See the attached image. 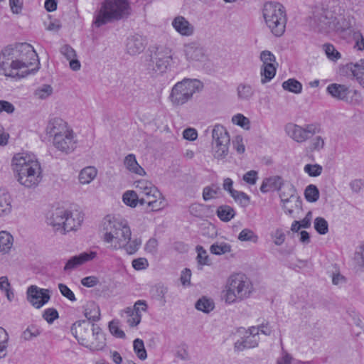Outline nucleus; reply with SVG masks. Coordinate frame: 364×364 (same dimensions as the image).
Wrapping results in <instances>:
<instances>
[{
  "label": "nucleus",
  "instance_id": "obj_1",
  "mask_svg": "<svg viewBox=\"0 0 364 364\" xmlns=\"http://www.w3.org/2000/svg\"><path fill=\"white\" fill-rule=\"evenodd\" d=\"M17 60L1 62V70L6 77L19 80L35 73L39 69V59L33 47L27 43H16Z\"/></svg>",
  "mask_w": 364,
  "mask_h": 364
},
{
  "label": "nucleus",
  "instance_id": "obj_2",
  "mask_svg": "<svg viewBox=\"0 0 364 364\" xmlns=\"http://www.w3.org/2000/svg\"><path fill=\"white\" fill-rule=\"evenodd\" d=\"M12 165L17 173L18 181L25 187L34 188L42 180L41 164L34 154H17L13 159Z\"/></svg>",
  "mask_w": 364,
  "mask_h": 364
},
{
  "label": "nucleus",
  "instance_id": "obj_3",
  "mask_svg": "<svg viewBox=\"0 0 364 364\" xmlns=\"http://www.w3.org/2000/svg\"><path fill=\"white\" fill-rule=\"evenodd\" d=\"M130 10L129 0H103L94 13L92 26L100 28L109 23L127 18Z\"/></svg>",
  "mask_w": 364,
  "mask_h": 364
},
{
  "label": "nucleus",
  "instance_id": "obj_4",
  "mask_svg": "<svg viewBox=\"0 0 364 364\" xmlns=\"http://www.w3.org/2000/svg\"><path fill=\"white\" fill-rule=\"evenodd\" d=\"M103 226L105 231L103 240L109 244L113 250L122 248L126 242L131 239L132 232L124 220L107 216L105 218Z\"/></svg>",
  "mask_w": 364,
  "mask_h": 364
},
{
  "label": "nucleus",
  "instance_id": "obj_5",
  "mask_svg": "<svg viewBox=\"0 0 364 364\" xmlns=\"http://www.w3.org/2000/svg\"><path fill=\"white\" fill-rule=\"evenodd\" d=\"M83 220L80 213H72L63 208H57L48 213L46 222L55 232L65 235L75 230L81 225Z\"/></svg>",
  "mask_w": 364,
  "mask_h": 364
},
{
  "label": "nucleus",
  "instance_id": "obj_6",
  "mask_svg": "<svg viewBox=\"0 0 364 364\" xmlns=\"http://www.w3.org/2000/svg\"><path fill=\"white\" fill-rule=\"evenodd\" d=\"M262 15L267 26L274 36L280 37L284 33L287 19L282 4L277 2L265 3Z\"/></svg>",
  "mask_w": 364,
  "mask_h": 364
},
{
  "label": "nucleus",
  "instance_id": "obj_7",
  "mask_svg": "<svg viewBox=\"0 0 364 364\" xmlns=\"http://www.w3.org/2000/svg\"><path fill=\"white\" fill-rule=\"evenodd\" d=\"M252 291L250 279L242 274L231 275L227 282L225 301L232 304L248 298Z\"/></svg>",
  "mask_w": 364,
  "mask_h": 364
},
{
  "label": "nucleus",
  "instance_id": "obj_8",
  "mask_svg": "<svg viewBox=\"0 0 364 364\" xmlns=\"http://www.w3.org/2000/svg\"><path fill=\"white\" fill-rule=\"evenodd\" d=\"M203 88V84L199 80L184 78L174 85L168 98L173 106H181L190 101L193 95L200 92Z\"/></svg>",
  "mask_w": 364,
  "mask_h": 364
},
{
  "label": "nucleus",
  "instance_id": "obj_9",
  "mask_svg": "<svg viewBox=\"0 0 364 364\" xmlns=\"http://www.w3.org/2000/svg\"><path fill=\"white\" fill-rule=\"evenodd\" d=\"M212 151L215 159H223L229 152L230 137L226 129L221 124H216L211 131Z\"/></svg>",
  "mask_w": 364,
  "mask_h": 364
},
{
  "label": "nucleus",
  "instance_id": "obj_10",
  "mask_svg": "<svg viewBox=\"0 0 364 364\" xmlns=\"http://www.w3.org/2000/svg\"><path fill=\"white\" fill-rule=\"evenodd\" d=\"M136 188L146 198H153L147 202L148 206L152 211H157L165 206V201L163 195L158 188L150 181L140 180L136 182Z\"/></svg>",
  "mask_w": 364,
  "mask_h": 364
},
{
  "label": "nucleus",
  "instance_id": "obj_11",
  "mask_svg": "<svg viewBox=\"0 0 364 364\" xmlns=\"http://www.w3.org/2000/svg\"><path fill=\"white\" fill-rule=\"evenodd\" d=\"M319 126L316 124H308L304 127L295 124H289L286 126L288 135L295 141L303 143L312 136L319 132Z\"/></svg>",
  "mask_w": 364,
  "mask_h": 364
},
{
  "label": "nucleus",
  "instance_id": "obj_12",
  "mask_svg": "<svg viewBox=\"0 0 364 364\" xmlns=\"http://www.w3.org/2000/svg\"><path fill=\"white\" fill-rule=\"evenodd\" d=\"M171 53V50L167 48L163 50H157L151 58L149 69L156 74L166 73L172 60Z\"/></svg>",
  "mask_w": 364,
  "mask_h": 364
},
{
  "label": "nucleus",
  "instance_id": "obj_13",
  "mask_svg": "<svg viewBox=\"0 0 364 364\" xmlns=\"http://www.w3.org/2000/svg\"><path fill=\"white\" fill-rule=\"evenodd\" d=\"M26 298L33 307L40 309L49 301L50 299V290L31 285L27 289Z\"/></svg>",
  "mask_w": 364,
  "mask_h": 364
},
{
  "label": "nucleus",
  "instance_id": "obj_14",
  "mask_svg": "<svg viewBox=\"0 0 364 364\" xmlns=\"http://www.w3.org/2000/svg\"><path fill=\"white\" fill-rule=\"evenodd\" d=\"M53 146L62 153L69 154L77 147V140L73 130L58 136L52 140Z\"/></svg>",
  "mask_w": 364,
  "mask_h": 364
},
{
  "label": "nucleus",
  "instance_id": "obj_15",
  "mask_svg": "<svg viewBox=\"0 0 364 364\" xmlns=\"http://www.w3.org/2000/svg\"><path fill=\"white\" fill-rule=\"evenodd\" d=\"M259 336H258V328L255 326L250 327L245 331V334L241 339L237 340L234 344V348L237 351H242L246 348H253L258 346Z\"/></svg>",
  "mask_w": 364,
  "mask_h": 364
},
{
  "label": "nucleus",
  "instance_id": "obj_16",
  "mask_svg": "<svg viewBox=\"0 0 364 364\" xmlns=\"http://www.w3.org/2000/svg\"><path fill=\"white\" fill-rule=\"evenodd\" d=\"M333 14L332 11L325 9L317 11L312 18V25L319 32H329L331 31Z\"/></svg>",
  "mask_w": 364,
  "mask_h": 364
},
{
  "label": "nucleus",
  "instance_id": "obj_17",
  "mask_svg": "<svg viewBox=\"0 0 364 364\" xmlns=\"http://www.w3.org/2000/svg\"><path fill=\"white\" fill-rule=\"evenodd\" d=\"M340 73L342 75L353 77L357 82L364 88V58L360 59L356 63H348L340 68Z\"/></svg>",
  "mask_w": 364,
  "mask_h": 364
},
{
  "label": "nucleus",
  "instance_id": "obj_18",
  "mask_svg": "<svg viewBox=\"0 0 364 364\" xmlns=\"http://www.w3.org/2000/svg\"><path fill=\"white\" fill-rule=\"evenodd\" d=\"M73 130L68 123L61 118L55 117L48 121L46 127V134L50 138L55 139L56 136Z\"/></svg>",
  "mask_w": 364,
  "mask_h": 364
},
{
  "label": "nucleus",
  "instance_id": "obj_19",
  "mask_svg": "<svg viewBox=\"0 0 364 364\" xmlns=\"http://www.w3.org/2000/svg\"><path fill=\"white\" fill-rule=\"evenodd\" d=\"M183 51L188 61H203L206 57L204 48L196 41L184 44Z\"/></svg>",
  "mask_w": 364,
  "mask_h": 364
},
{
  "label": "nucleus",
  "instance_id": "obj_20",
  "mask_svg": "<svg viewBox=\"0 0 364 364\" xmlns=\"http://www.w3.org/2000/svg\"><path fill=\"white\" fill-rule=\"evenodd\" d=\"M171 26L182 36L189 37L195 33L194 26L183 16L178 15L173 18Z\"/></svg>",
  "mask_w": 364,
  "mask_h": 364
},
{
  "label": "nucleus",
  "instance_id": "obj_21",
  "mask_svg": "<svg viewBox=\"0 0 364 364\" xmlns=\"http://www.w3.org/2000/svg\"><path fill=\"white\" fill-rule=\"evenodd\" d=\"M279 191H280L281 201H294L296 208H301V200L296 195V191L293 184L290 183H283L281 190Z\"/></svg>",
  "mask_w": 364,
  "mask_h": 364
},
{
  "label": "nucleus",
  "instance_id": "obj_22",
  "mask_svg": "<svg viewBox=\"0 0 364 364\" xmlns=\"http://www.w3.org/2000/svg\"><path fill=\"white\" fill-rule=\"evenodd\" d=\"M96 255L97 253L95 252H82L79 255L73 256L68 260L63 269L65 272H70L86 262L93 259Z\"/></svg>",
  "mask_w": 364,
  "mask_h": 364
},
{
  "label": "nucleus",
  "instance_id": "obj_23",
  "mask_svg": "<svg viewBox=\"0 0 364 364\" xmlns=\"http://www.w3.org/2000/svg\"><path fill=\"white\" fill-rule=\"evenodd\" d=\"M145 40L139 35L129 37L127 40L126 50L131 55L141 53L145 48Z\"/></svg>",
  "mask_w": 364,
  "mask_h": 364
},
{
  "label": "nucleus",
  "instance_id": "obj_24",
  "mask_svg": "<svg viewBox=\"0 0 364 364\" xmlns=\"http://www.w3.org/2000/svg\"><path fill=\"white\" fill-rule=\"evenodd\" d=\"M82 328L90 329V323L85 320L77 321L73 324L71 327V332L73 335L77 339L80 345L84 346L85 347L90 349V343H89L82 335Z\"/></svg>",
  "mask_w": 364,
  "mask_h": 364
},
{
  "label": "nucleus",
  "instance_id": "obj_25",
  "mask_svg": "<svg viewBox=\"0 0 364 364\" xmlns=\"http://www.w3.org/2000/svg\"><path fill=\"white\" fill-rule=\"evenodd\" d=\"M327 92L337 100L347 102L350 90L344 85L333 83L327 87Z\"/></svg>",
  "mask_w": 364,
  "mask_h": 364
},
{
  "label": "nucleus",
  "instance_id": "obj_26",
  "mask_svg": "<svg viewBox=\"0 0 364 364\" xmlns=\"http://www.w3.org/2000/svg\"><path fill=\"white\" fill-rule=\"evenodd\" d=\"M283 183V180L281 176H274L266 178L262 181L260 191L262 193H267L274 190L279 191L281 190Z\"/></svg>",
  "mask_w": 364,
  "mask_h": 364
},
{
  "label": "nucleus",
  "instance_id": "obj_27",
  "mask_svg": "<svg viewBox=\"0 0 364 364\" xmlns=\"http://www.w3.org/2000/svg\"><path fill=\"white\" fill-rule=\"evenodd\" d=\"M92 326V336L95 341L90 342V349L91 350H100L105 346V337L99 326L90 324Z\"/></svg>",
  "mask_w": 364,
  "mask_h": 364
},
{
  "label": "nucleus",
  "instance_id": "obj_28",
  "mask_svg": "<svg viewBox=\"0 0 364 364\" xmlns=\"http://www.w3.org/2000/svg\"><path fill=\"white\" fill-rule=\"evenodd\" d=\"M124 164L126 168L132 173L139 176L146 174L144 169L138 164L136 156L133 154H129L125 157Z\"/></svg>",
  "mask_w": 364,
  "mask_h": 364
},
{
  "label": "nucleus",
  "instance_id": "obj_29",
  "mask_svg": "<svg viewBox=\"0 0 364 364\" xmlns=\"http://www.w3.org/2000/svg\"><path fill=\"white\" fill-rule=\"evenodd\" d=\"M351 28V22L350 18L345 16H333V24H331V31L337 32H344Z\"/></svg>",
  "mask_w": 364,
  "mask_h": 364
},
{
  "label": "nucleus",
  "instance_id": "obj_30",
  "mask_svg": "<svg viewBox=\"0 0 364 364\" xmlns=\"http://www.w3.org/2000/svg\"><path fill=\"white\" fill-rule=\"evenodd\" d=\"M168 292V287L161 283L156 284L151 289V294L153 299L159 301L163 305L166 302L165 296Z\"/></svg>",
  "mask_w": 364,
  "mask_h": 364
},
{
  "label": "nucleus",
  "instance_id": "obj_31",
  "mask_svg": "<svg viewBox=\"0 0 364 364\" xmlns=\"http://www.w3.org/2000/svg\"><path fill=\"white\" fill-rule=\"evenodd\" d=\"M237 97L240 100H250L255 95L252 87L246 83H240L237 87Z\"/></svg>",
  "mask_w": 364,
  "mask_h": 364
},
{
  "label": "nucleus",
  "instance_id": "obj_32",
  "mask_svg": "<svg viewBox=\"0 0 364 364\" xmlns=\"http://www.w3.org/2000/svg\"><path fill=\"white\" fill-rule=\"evenodd\" d=\"M97 169L92 166L83 168L79 174V181L82 184H89L96 177Z\"/></svg>",
  "mask_w": 364,
  "mask_h": 364
},
{
  "label": "nucleus",
  "instance_id": "obj_33",
  "mask_svg": "<svg viewBox=\"0 0 364 364\" xmlns=\"http://www.w3.org/2000/svg\"><path fill=\"white\" fill-rule=\"evenodd\" d=\"M217 215L222 221L228 222L234 218L235 211L229 205H220L217 210Z\"/></svg>",
  "mask_w": 364,
  "mask_h": 364
},
{
  "label": "nucleus",
  "instance_id": "obj_34",
  "mask_svg": "<svg viewBox=\"0 0 364 364\" xmlns=\"http://www.w3.org/2000/svg\"><path fill=\"white\" fill-rule=\"evenodd\" d=\"M195 307L197 310L208 314L213 310L215 304L211 299L203 296L196 301Z\"/></svg>",
  "mask_w": 364,
  "mask_h": 364
},
{
  "label": "nucleus",
  "instance_id": "obj_35",
  "mask_svg": "<svg viewBox=\"0 0 364 364\" xmlns=\"http://www.w3.org/2000/svg\"><path fill=\"white\" fill-rule=\"evenodd\" d=\"M276 74V68L273 64H267L262 66L261 69V82L265 84L271 80Z\"/></svg>",
  "mask_w": 364,
  "mask_h": 364
},
{
  "label": "nucleus",
  "instance_id": "obj_36",
  "mask_svg": "<svg viewBox=\"0 0 364 364\" xmlns=\"http://www.w3.org/2000/svg\"><path fill=\"white\" fill-rule=\"evenodd\" d=\"M14 237L7 231L1 230V254L9 253L13 247Z\"/></svg>",
  "mask_w": 364,
  "mask_h": 364
},
{
  "label": "nucleus",
  "instance_id": "obj_37",
  "mask_svg": "<svg viewBox=\"0 0 364 364\" xmlns=\"http://www.w3.org/2000/svg\"><path fill=\"white\" fill-rule=\"evenodd\" d=\"M282 87L285 90H288L295 94L301 92L302 85L298 80L294 78L289 79L282 83Z\"/></svg>",
  "mask_w": 364,
  "mask_h": 364
},
{
  "label": "nucleus",
  "instance_id": "obj_38",
  "mask_svg": "<svg viewBox=\"0 0 364 364\" xmlns=\"http://www.w3.org/2000/svg\"><path fill=\"white\" fill-rule=\"evenodd\" d=\"M87 306H90V310L88 308L85 309V316L87 318V321H97L100 320V312L99 307L94 302L90 303Z\"/></svg>",
  "mask_w": 364,
  "mask_h": 364
},
{
  "label": "nucleus",
  "instance_id": "obj_39",
  "mask_svg": "<svg viewBox=\"0 0 364 364\" xmlns=\"http://www.w3.org/2000/svg\"><path fill=\"white\" fill-rule=\"evenodd\" d=\"M319 191L315 185L310 184L305 188L304 196L308 202H316L319 198Z\"/></svg>",
  "mask_w": 364,
  "mask_h": 364
},
{
  "label": "nucleus",
  "instance_id": "obj_40",
  "mask_svg": "<svg viewBox=\"0 0 364 364\" xmlns=\"http://www.w3.org/2000/svg\"><path fill=\"white\" fill-rule=\"evenodd\" d=\"M134 351L136 356L141 360L147 358L146 350L144 347V341L140 338H136L133 342Z\"/></svg>",
  "mask_w": 364,
  "mask_h": 364
},
{
  "label": "nucleus",
  "instance_id": "obj_41",
  "mask_svg": "<svg viewBox=\"0 0 364 364\" xmlns=\"http://www.w3.org/2000/svg\"><path fill=\"white\" fill-rule=\"evenodd\" d=\"M210 250L213 255H221L230 252L231 246L225 242H216L210 246Z\"/></svg>",
  "mask_w": 364,
  "mask_h": 364
},
{
  "label": "nucleus",
  "instance_id": "obj_42",
  "mask_svg": "<svg viewBox=\"0 0 364 364\" xmlns=\"http://www.w3.org/2000/svg\"><path fill=\"white\" fill-rule=\"evenodd\" d=\"M237 238L242 242H252L256 243L258 241V236L253 230L249 228L243 229L239 233Z\"/></svg>",
  "mask_w": 364,
  "mask_h": 364
},
{
  "label": "nucleus",
  "instance_id": "obj_43",
  "mask_svg": "<svg viewBox=\"0 0 364 364\" xmlns=\"http://www.w3.org/2000/svg\"><path fill=\"white\" fill-rule=\"evenodd\" d=\"M123 202L131 208H135L138 204V195L134 191H127L122 196Z\"/></svg>",
  "mask_w": 364,
  "mask_h": 364
},
{
  "label": "nucleus",
  "instance_id": "obj_44",
  "mask_svg": "<svg viewBox=\"0 0 364 364\" xmlns=\"http://www.w3.org/2000/svg\"><path fill=\"white\" fill-rule=\"evenodd\" d=\"M220 191V188L218 185L212 184L210 186H206L203 190V198L205 201L213 199L216 198Z\"/></svg>",
  "mask_w": 364,
  "mask_h": 364
},
{
  "label": "nucleus",
  "instance_id": "obj_45",
  "mask_svg": "<svg viewBox=\"0 0 364 364\" xmlns=\"http://www.w3.org/2000/svg\"><path fill=\"white\" fill-rule=\"evenodd\" d=\"M1 55H3L4 58L6 60H11V62L17 60L16 43L5 47L4 49L1 50Z\"/></svg>",
  "mask_w": 364,
  "mask_h": 364
},
{
  "label": "nucleus",
  "instance_id": "obj_46",
  "mask_svg": "<svg viewBox=\"0 0 364 364\" xmlns=\"http://www.w3.org/2000/svg\"><path fill=\"white\" fill-rule=\"evenodd\" d=\"M141 245V240L139 238H135L132 240L131 239L126 242V245L122 246L128 255H134L137 252L139 247Z\"/></svg>",
  "mask_w": 364,
  "mask_h": 364
},
{
  "label": "nucleus",
  "instance_id": "obj_47",
  "mask_svg": "<svg viewBox=\"0 0 364 364\" xmlns=\"http://www.w3.org/2000/svg\"><path fill=\"white\" fill-rule=\"evenodd\" d=\"M12 198L8 193L1 195V215H8L11 213Z\"/></svg>",
  "mask_w": 364,
  "mask_h": 364
},
{
  "label": "nucleus",
  "instance_id": "obj_48",
  "mask_svg": "<svg viewBox=\"0 0 364 364\" xmlns=\"http://www.w3.org/2000/svg\"><path fill=\"white\" fill-rule=\"evenodd\" d=\"M53 93V87L50 85H43L42 86L38 87L35 92V96L40 99L44 100L51 95Z\"/></svg>",
  "mask_w": 364,
  "mask_h": 364
},
{
  "label": "nucleus",
  "instance_id": "obj_49",
  "mask_svg": "<svg viewBox=\"0 0 364 364\" xmlns=\"http://www.w3.org/2000/svg\"><path fill=\"white\" fill-rule=\"evenodd\" d=\"M231 196L242 207L248 206L250 203V198L244 192L236 191L232 193Z\"/></svg>",
  "mask_w": 364,
  "mask_h": 364
},
{
  "label": "nucleus",
  "instance_id": "obj_50",
  "mask_svg": "<svg viewBox=\"0 0 364 364\" xmlns=\"http://www.w3.org/2000/svg\"><path fill=\"white\" fill-rule=\"evenodd\" d=\"M314 228L321 235H325L328 231V224L327 221L321 217L314 220Z\"/></svg>",
  "mask_w": 364,
  "mask_h": 364
},
{
  "label": "nucleus",
  "instance_id": "obj_51",
  "mask_svg": "<svg viewBox=\"0 0 364 364\" xmlns=\"http://www.w3.org/2000/svg\"><path fill=\"white\" fill-rule=\"evenodd\" d=\"M196 251L198 253L197 261L200 265H210L209 257L207 254L206 250L200 245L196 247Z\"/></svg>",
  "mask_w": 364,
  "mask_h": 364
},
{
  "label": "nucleus",
  "instance_id": "obj_52",
  "mask_svg": "<svg viewBox=\"0 0 364 364\" xmlns=\"http://www.w3.org/2000/svg\"><path fill=\"white\" fill-rule=\"evenodd\" d=\"M1 291H5V295L9 301L11 302L14 300V293L6 277H1Z\"/></svg>",
  "mask_w": 364,
  "mask_h": 364
},
{
  "label": "nucleus",
  "instance_id": "obj_53",
  "mask_svg": "<svg viewBox=\"0 0 364 364\" xmlns=\"http://www.w3.org/2000/svg\"><path fill=\"white\" fill-rule=\"evenodd\" d=\"M325 53L331 60L336 61L341 58V53L331 44H325L323 46Z\"/></svg>",
  "mask_w": 364,
  "mask_h": 364
},
{
  "label": "nucleus",
  "instance_id": "obj_54",
  "mask_svg": "<svg viewBox=\"0 0 364 364\" xmlns=\"http://www.w3.org/2000/svg\"><path fill=\"white\" fill-rule=\"evenodd\" d=\"M353 259L358 267L364 269V244L357 247Z\"/></svg>",
  "mask_w": 364,
  "mask_h": 364
},
{
  "label": "nucleus",
  "instance_id": "obj_55",
  "mask_svg": "<svg viewBox=\"0 0 364 364\" xmlns=\"http://www.w3.org/2000/svg\"><path fill=\"white\" fill-rule=\"evenodd\" d=\"M304 171L311 177H316L321 174L323 168L321 165L306 164L304 168Z\"/></svg>",
  "mask_w": 364,
  "mask_h": 364
},
{
  "label": "nucleus",
  "instance_id": "obj_56",
  "mask_svg": "<svg viewBox=\"0 0 364 364\" xmlns=\"http://www.w3.org/2000/svg\"><path fill=\"white\" fill-rule=\"evenodd\" d=\"M232 122L245 129H250V122L249 119L242 114H237L232 117Z\"/></svg>",
  "mask_w": 364,
  "mask_h": 364
},
{
  "label": "nucleus",
  "instance_id": "obj_57",
  "mask_svg": "<svg viewBox=\"0 0 364 364\" xmlns=\"http://www.w3.org/2000/svg\"><path fill=\"white\" fill-rule=\"evenodd\" d=\"M58 317V312L54 308L46 309L43 314V318L50 324L53 323Z\"/></svg>",
  "mask_w": 364,
  "mask_h": 364
},
{
  "label": "nucleus",
  "instance_id": "obj_58",
  "mask_svg": "<svg viewBox=\"0 0 364 364\" xmlns=\"http://www.w3.org/2000/svg\"><path fill=\"white\" fill-rule=\"evenodd\" d=\"M58 289L61 294L71 301H76L75 296L71 289L65 284L60 283L58 284Z\"/></svg>",
  "mask_w": 364,
  "mask_h": 364
},
{
  "label": "nucleus",
  "instance_id": "obj_59",
  "mask_svg": "<svg viewBox=\"0 0 364 364\" xmlns=\"http://www.w3.org/2000/svg\"><path fill=\"white\" fill-rule=\"evenodd\" d=\"M325 141L323 137L317 136L311 139L309 148L311 151H320L323 149Z\"/></svg>",
  "mask_w": 364,
  "mask_h": 364
},
{
  "label": "nucleus",
  "instance_id": "obj_60",
  "mask_svg": "<svg viewBox=\"0 0 364 364\" xmlns=\"http://www.w3.org/2000/svg\"><path fill=\"white\" fill-rule=\"evenodd\" d=\"M109 329L110 333L117 338H123L125 337L124 332L119 329L118 322L114 320L109 323Z\"/></svg>",
  "mask_w": 364,
  "mask_h": 364
},
{
  "label": "nucleus",
  "instance_id": "obj_61",
  "mask_svg": "<svg viewBox=\"0 0 364 364\" xmlns=\"http://www.w3.org/2000/svg\"><path fill=\"white\" fill-rule=\"evenodd\" d=\"M353 38L355 41L354 48L358 50H364V37L360 31H355L353 34Z\"/></svg>",
  "mask_w": 364,
  "mask_h": 364
},
{
  "label": "nucleus",
  "instance_id": "obj_62",
  "mask_svg": "<svg viewBox=\"0 0 364 364\" xmlns=\"http://www.w3.org/2000/svg\"><path fill=\"white\" fill-rule=\"evenodd\" d=\"M40 334V331L34 326L28 327L22 334V338L25 341H29L38 336Z\"/></svg>",
  "mask_w": 364,
  "mask_h": 364
},
{
  "label": "nucleus",
  "instance_id": "obj_63",
  "mask_svg": "<svg viewBox=\"0 0 364 364\" xmlns=\"http://www.w3.org/2000/svg\"><path fill=\"white\" fill-rule=\"evenodd\" d=\"M144 250L146 252L154 255L158 250V241L155 238L149 239L144 246Z\"/></svg>",
  "mask_w": 364,
  "mask_h": 364
},
{
  "label": "nucleus",
  "instance_id": "obj_64",
  "mask_svg": "<svg viewBox=\"0 0 364 364\" xmlns=\"http://www.w3.org/2000/svg\"><path fill=\"white\" fill-rule=\"evenodd\" d=\"M60 53L65 56L68 60L76 58L75 50L69 45H64L60 48Z\"/></svg>",
  "mask_w": 364,
  "mask_h": 364
}]
</instances>
